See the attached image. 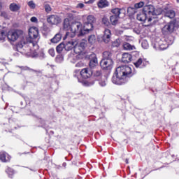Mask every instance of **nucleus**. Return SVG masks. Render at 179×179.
Masks as SVG:
<instances>
[{"label":"nucleus","mask_w":179,"mask_h":179,"mask_svg":"<svg viewBox=\"0 0 179 179\" xmlns=\"http://www.w3.org/2000/svg\"><path fill=\"white\" fill-rule=\"evenodd\" d=\"M88 41L90 44H94V43H96V36L90 35L88 38Z\"/></svg>","instance_id":"cd10ccee"},{"label":"nucleus","mask_w":179,"mask_h":179,"mask_svg":"<svg viewBox=\"0 0 179 179\" xmlns=\"http://www.w3.org/2000/svg\"><path fill=\"white\" fill-rule=\"evenodd\" d=\"M6 37H8V35H6L5 31H0V43H3Z\"/></svg>","instance_id":"bb28decb"},{"label":"nucleus","mask_w":179,"mask_h":179,"mask_svg":"<svg viewBox=\"0 0 179 179\" xmlns=\"http://www.w3.org/2000/svg\"><path fill=\"white\" fill-rule=\"evenodd\" d=\"M159 50H166V48H167V45L163 43V42L161 41V42L159 43Z\"/></svg>","instance_id":"72a5a7b5"},{"label":"nucleus","mask_w":179,"mask_h":179,"mask_svg":"<svg viewBox=\"0 0 179 179\" xmlns=\"http://www.w3.org/2000/svg\"><path fill=\"white\" fill-rule=\"evenodd\" d=\"M24 54H26L27 55H30V54H29L28 52H24Z\"/></svg>","instance_id":"49530a36"},{"label":"nucleus","mask_w":179,"mask_h":179,"mask_svg":"<svg viewBox=\"0 0 179 179\" xmlns=\"http://www.w3.org/2000/svg\"><path fill=\"white\" fill-rule=\"evenodd\" d=\"M103 58L100 62L101 67L102 69H108L110 66H113V59H111V52H104Z\"/></svg>","instance_id":"39448f33"},{"label":"nucleus","mask_w":179,"mask_h":179,"mask_svg":"<svg viewBox=\"0 0 179 179\" xmlns=\"http://www.w3.org/2000/svg\"><path fill=\"white\" fill-rule=\"evenodd\" d=\"M177 3H179V0H176Z\"/></svg>","instance_id":"de8ad7c7"},{"label":"nucleus","mask_w":179,"mask_h":179,"mask_svg":"<svg viewBox=\"0 0 179 179\" xmlns=\"http://www.w3.org/2000/svg\"><path fill=\"white\" fill-rule=\"evenodd\" d=\"M48 52L50 54V55H51V57H55V50H54V49H50L48 50Z\"/></svg>","instance_id":"e433bc0d"},{"label":"nucleus","mask_w":179,"mask_h":179,"mask_svg":"<svg viewBox=\"0 0 179 179\" xmlns=\"http://www.w3.org/2000/svg\"><path fill=\"white\" fill-rule=\"evenodd\" d=\"M64 30H70L72 34L69 32L66 33V37H75V36H78V37H83L85 34H87V29H86L85 27L81 24L80 22H73L71 23L69 21V18H66L64 20Z\"/></svg>","instance_id":"f257e3e1"},{"label":"nucleus","mask_w":179,"mask_h":179,"mask_svg":"<svg viewBox=\"0 0 179 179\" xmlns=\"http://www.w3.org/2000/svg\"><path fill=\"white\" fill-rule=\"evenodd\" d=\"M47 22L49 23V24L57 26V24H59V23H61L62 20L61 17L57 15H51L48 17Z\"/></svg>","instance_id":"1a4fd4ad"},{"label":"nucleus","mask_w":179,"mask_h":179,"mask_svg":"<svg viewBox=\"0 0 179 179\" xmlns=\"http://www.w3.org/2000/svg\"><path fill=\"white\" fill-rule=\"evenodd\" d=\"M142 58H139L136 62H134V65L136 66V68H139V66H141V65H142Z\"/></svg>","instance_id":"7c9ffc66"},{"label":"nucleus","mask_w":179,"mask_h":179,"mask_svg":"<svg viewBox=\"0 0 179 179\" xmlns=\"http://www.w3.org/2000/svg\"><path fill=\"white\" fill-rule=\"evenodd\" d=\"M125 162H126L127 164H128V163H129L128 162V159H126Z\"/></svg>","instance_id":"a18cd8bd"},{"label":"nucleus","mask_w":179,"mask_h":179,"mask_svg":"<svg viewBox=\"0 0 179 179\" xmlns=\"http://www.w3.org/2000/svg\"><path fill=\"white\" fill-rule=\"evenodd\" d=\"M108 6V1L107 0H100L98 2V7L103 8H107Z\"/></svg>","instance_id":"4be33fe9"},{"label":"nucleus","mask_w":179,"mask_h":179,"mask_svg":"<svg viewBox=\"0 0 179 179\" xmlns=\"http://www.w3.org/2000/svg\"><path fill=\"white\" fill-rule=\"evenodd\" d=\"M38 37V28L36 27H32L29 29V36H24L21 41L17 45V50L19 52L24 53L22 51V49L27 45L29 47H34V50H38V45L37 42L34 41V38Z\"/></svg>","instance_id":"f03ea898"},{"label":"nucleus","mask_w":179,"mask_h":179,"mask_svg":"<svg viewBox=\"0 0 179 179\" xmlns=\"http://www.w3.org/2000/svg\"><path fill=\"white\" fill-rule=\"evenodd\" d=\"M165 16L169 19H173L176 17V11L174 10H167L165 11Z\"/></svg>","instance_id":"6ab92c4d"},{"label":"nucleus","mask_w":179,"mask_h":179,"mask_svg":"<svg viewBox=\"0 0 179 179\" xmlns=\"http://www.w3.org/2000/svg\"><path fill=\"white\" fill-rule=\"evenodd\" d=\"M89 65L91 68H94V66H97V65H99L96 55H92Z\"/></svg>","instance_id":"a211bd4d"},{"label":"nucleus","mask_w":179,"mask_h":179,"mask_svg":"<svg viewBox=\"0 0 179 179\" xmlns=\"http://www.w3.org/2000/svg\"><path fill=\"white\" fill-rule=\"evenodd\" d=\"M102 23L105 24V26H108L110 24V22L108 21V18L107 17H103L102 18Z\"/></svg>","instance_id":"2f4dec72"},{"label":"nucleus","mask_w":179,"mask_h":179,"mask_svg":"<svg viewBox=\"0 0 179 179\" xmlns=\"http://www.w3.org/2000/svg\"><path fill=\"white\" fill-rule=\"evenodd\" d=\"M127 12H128V13H129V12H135V8L129 7L127 8Z\"/></svg>","instance_id":"79ce46f5"},{"label":"nucleus","mask_w":179,"mask_h":179,"mask_svg":"<svg viewBox=\"0 0 179 179\" xmlns=\"http://www.w3.org/2000/svg\"><path fill=\"white\" fill-rule=\"evenodd\" d=\"M0 160L3 163H8L10 160V156L6 152H0Z\"/></svg>","instance_id":"dca6fc26"},{"label":"nucleus","mask_w":179,"mask_h":179,"mask_svg":"<svg viewBox=\"0 0 179 179\" xmlns=\"http://www.w3.org/2000/svg\"><path fill=\"white\" fill-rule=\"evenodd\" d=\"M64 48L65 49V44L60 43L57 46L56 51L58 54H61L64 51Z\"/></svg>","instance_id":"b1692460"},{"label":"nucleus","mask_w":179,"mask_h":179,"mask_svg":"<svg viewBox=\"0 0 179 179\" xmlns=\"http://www.w3.org/2000/svg\"><path fill=\"white\" fill-rule=\"evenodd\" d=\"M19 9H20V6H19L15 3H13L10 5V10L12 12H17V10H19Z\"/></svg>","instance_id":"5701e85b"},{"label":"nucleus","mask_w":179,"mask_h":179,"mask_svg":"<svg viewBox=\"0 0 179 179\" xmlns=\"http://www.w3.org/2000/svg\"><path fill=\"white\" fill-rule=\"evenodd\" d=\"M141 45L143 47V48H144V50L148 49V48L149 47V44L148 43V41H143Z\"/></svg>","instance_id":"473e14b6"},{"label":"nucleus","mask_w":179,"mask_h":179,"mask_svg":"<svg viewBox=\"0 0 179 179\" xmlns=\"http://www.w3.org/2000/svg\"><path fill=\"white\" fill-rule=\"evenodd\" d=\"M30 20L32 23H37L38 22V20H37V17H31Z\"/></svg>","instance_id":"58836bf2"},{"label":"nucleus","mask_w":179,"mask_h":179,"mask_svg":"<svg viewBox=\"0 0 179 179\" xmlns=\"http://www.w3.org/2000/svg\"><path fill=\"white\" fill-rule=\"evenodd\" d=\"M132 69L128 66H120L116 69L115 73L112 78V82L115 85H122L124 79L132 76Z\"/></svg>","instance_id":"7ed1b4c3"},{"label":"nucleus","mask_w":179,"mask_h":179,"mask_svg":"<svg viewBox=\"0 0 179 179\" xmlns=\"http://www.w3.org/2000/svg\"><path fill=\"white\" fill-rule=\"evenodd\" d=\"M28 6H29L31 9H34V8H36V3H34L33 1H31L28 2Z\"/></svg>","instance_id":"f704fd0d"},{"label":"nucleus","mask_w":179,"mask_h":179,"mask_svg":"<svg viewBox=\"0 0 179 179\" xmlns=\"http://www.w3.org/2000/svg\"><path fill=\"white\" fill-rule=\"evenodd\" d=\"M86 47V40H83L81 42L79 43L78 40V43L76 45L75 48V53L78 54V55H80L82 52H83V50Z\"/></svg>","instance_id":"9b49d317"},{"label":"nucleus","mask_w":179,"mask_h":179,"mask_svg":"<svg viewBox=\"0 0 179 179\" xmlns=\"http://www.w3.org/2000/svg\"><path fill=\"white\" fill-rule=\"evenodd\" d=\"M85 86H90V84H89V83L87 81L85 82Z\"/></svg>","instance_id":"c03bdc74"},{"label":"nucleus","mask_w":179,"mask_h":179,"mask_svg":"<svg viewBox=\"0 0 179 179\" xmlns=\"http://www.w3.org/2000/svg\"><path fill=\"white\" fill-rule=\"evenodd\" d=\"M110 20L113 26H115L116 24H118V20H120V16L111 15L110 17Z\"/></svg>","instance_id":"aec40b11"},{"label":"nucleus","mask_w":179,"mask_h":179,"mask_svg":"<svg viewBox=\"0 0 179 179\" xmlns=\"http://www.w3.org/2000/svg\"><path fill=\"white\" fill-rule=\"evenodd\" d=\"M143 5H145V3L143 1H140L139 3H137L134 5L135 9H139L141 8H143Z\"/></svg>","instance_id":"c756f323"},{"label":"nucleus","mask_w":179,"mask_h":179,"mask_svg":"<svg viewBox=\"0 0 179 179\" xmlns=\"http://www.w3.org/2000/svg\"><path fill=\"white\" fill-rule=\"evenodd\" d=\"M137 20H139L140 22H146V20H148V22H149V17L145 11H143L137 15Z\"/></svg>","instance_id":"2eb2a0df"},{"label":"nucleus","mask_w":179,"mask_h":179,"mask_svg":"<svg viewBox=\"0 0 179 179\" xmlns=\"http://www.w3.org/2000/svg\"><path fill=\"white\" fill-rule=\"evenodd\" d=\"M143 12L148 16V22H152L153 19H156L157 15H160V12H157V10H155V6L152 5L144 6Z\"/></svg>","instance_id":"20e7f679"},{"label":"nucleus","mask_w":179,"mask_h":179,"mask_svg":"<svg viewBox=\"0 0 179 179\" xmlns=\"http://www.w3.org/2000/svg\"><path fill=\"white\" fill-rule=\"evenodd\" d=\"M123 48L124 50H127L131 51V50H135V46L128 43H125L123 44Z\"/></svg>","instance_id":"393cba45"},{"label":"nucleus","mask_w":179,"mask_h":179,"mask_svg":"<svg viewBox=\"0 0 179 179\" xmlns=\"http://www.w3.org/2000/svg\"><path fill=\"white\" fill-rule=\"evenodd\" d=\"M94 76L99 77L101 76V71H96L94 73Z\"/></svg>","instance_id":"a19ab883"},{"label":"nucleus","mask_w":179,"mask_h":179,"mask_svg":"<svg viewBox=\"0 0 179 179\" xmlns=\"http://www.w3.org/2000/svg\"><path fill=\"white\" fill-rule=\"evenodd\" d=\"M122 61L124 64H128L132 61V55L129 53H124L122 55Z\"/></svg>","instance_id":"f3484780"},{"label":"nucleus","mask_w":179,"mask_h":179,"mask_svg":"<svg viewBox=\"0 0 179 179\" xmlns=\"http://www.w3.org/2000/svg\"><path fill=\"white\" fill-rule=\"evenodd\" d=\"M96 0H89L87 3H93Z\"/></svg>","instance_id":"37998d69"},{"label":"nucleus","mask_w":179,"mask_h":179,"mask_svg":"<svg viewBox=\"0 0 179 179\" xmlns=\"http://www.w3.org/2000/svg\"><path fill=\"white\" fill-rule=\"evenodd\" d=\"M78 44V39H71L69 41H67L65 44V50L66 51H71V50H73L74 48V52H75V48Z\"/></svg>","instance_id":"ddd939ff"},{"label":"nucleus","mask_w":179,"mask_h":179,"mask_svg":"<svg viewBox=\"0 0 179 179\" xmlns=\"http://www.w3.org/2000/svg\"><path fill=\"white\" fill-rule=\"evenodd\" d=\"M176 27H179V21H175L174 22L167 24L164 27L162 31H165V33H172Z\"/></svg>","instance_id":"9d476101"},{"label":"nucleus","mask_w":179,"mask_h":179,"mask_svg":"<svg viewBox=\"0 0 179 179\" xmlns=\"http://www.w3.org/2000/svg\"><path fill=\"white\" fill-rule=\"evenodd\" d=\"M86 47V40H83L81 42L79 43L78 40V43L76 45L75 48V53L78 54V55H80L82 52H83V50Z\"/></svg>","instance_id":"f8f14e48"},{"label":"nucleus","mask_w":179,"mask_h":179,"mask_svg":"<svg viewBox=\"0 0 179 179\" xmlns=\"http://www.w3.org/2000/svg\"><path fill=\"white\" fill-rule=\"evenodd\" d=\"M76 8L77 9H83V8H85V4H83V3H79L78 4H77Z\"/></svg>","instance_id":"4c0bfd02"},{"label":"nucleus","mask_w":179,"mask_h":179,"mask_svg":"<svg viewBox=\"0 0 179 179\" xmlns=\"http://www.w3.org/2000/svg\"><path fill=\"white\" fill-rule=\"evenodd\" d=\"M0 9H1V6H0Z\"/></svg>","instance_id":"09e8293b"},{"label":"nucleus","mask_w":179,"mask_h":179,"mask_svg":"<svg viewBox=\"0 0 179 179\" xmlns=\"http://www.w3.org/2000/svg\"><path fill=\"white\" fill-rule=\"evenodd\" d=\"M111 12L113 14V16H120V15H121V8H113Z\"/></svg>","instance_id":"a878e982"},{"label":"nucleus","mask_w":179,"mask_h":179,"mask_svg":"<svg viewBox=\"0 0 179 179\" xmlns=\"http://www.w3.org/2000/svg\"><path fill=\"white\" fill-rule=\"evenodd\" d=\"M76 66L77 68H82V66H83V62H79L78 63H77V64H76Z\"/></svg>","instance_id":"ea45409f"},{"label":"nucleus","mask_w":179,"mask_h":179,"mask_svg":"<svg viewBox=\"0 0 179 179\" xmlns=\"http://www.w3.org/2000/svg\"><path fill=\"white\" fill-rule=\"evenodd\" d=\"M99 85L102 87H104V86L107 85V78H104L103 79H101L99 80Z\"/></svg>","instance_id":"c85d7f7f"},{"label":"nucleus","mask_w":179,"mask_h":179,"mask_svg":"<svg viewBox=\"0 0 179 179\" xmlns=\"http://www.w3.org/2000/svg\"><path fill=\"white\" fill-rule=\"evenodd\" d=\"M111 38V31L108 29H105L104 34L103 36V41L106 43V44H108L110 43Z\"/></svg>","instance_id":"4468645a"},{"label":"nucleus","mask_w":179,"mask_h":179,"mask_svg":"<svg viewBox=\"0 0 179 179\" xmlns=\"http://www.w3.org/2000/svg\"><path fill=\"white\" fill-rule=\"evenodd\" d=\"M45 10L47 12V13H50V12L52 10L51 6H50L49 4L45 5Z\"/></svg>","instance_id":"c9c22d12"},{"label":"nucleus","mask_w":179,"mask_h":179,"mask_svg":"<svg viewBox=\"0 0 179 179\" xmlns=\"http://www.w3.org/2000/svg\"><path fill=\"white\" fill-rule=\"evenodd\" d=\"M93 75V73L92 71L89 70V69H83L81 70L80 72L79 71H76L73 75L74 78H76L78 80V82H80V80H79V76H82L83 79H88V78H90Z\"/></svg>","instance_id":"0eeeda50"},{"label":"nucleus","mask_w":179,"mask_h":179,"mask_svg":"<svg viewBox=\"0 0 179 179\" xmlns=\"http://www.w3.org/2000/svg\"><path fill=\"white\" fill-rule=\"evenodd\" d=\"M62 38V36H61V34H57L54 36V38L50 40V41L54 44H57V43H59V41H61Z\"/></svg>","instance_id":"412c9836"},{"label":"nucleus","mask_w":179,"mask_h":179,"mask_svg":"<svg viewBox=\"0 0 179 179\" xmlns=\"http://www.w3.org/2000/svg\"><path fill=\"white\" fill-rule=\"evenodd\" d=\"M23 37H24V36L22 30L10 31L7 35L8 40L12 43H15V41H17L19 38H22V40Z\"/></svg>","instance_id":"423d86ee"},{"label":"nucleus","mask_w":179,"mask_h":179,"mask_svg":"<svg viewBox=\"0 0 179 179\" xmlns=\"http://www.w3.org/2000/svg\"><path fill=\"white\" fill-rule=\"evenodd\" d=\"M96 23V17L93 15H90L86 17V20L84 22V27H85V30L89 33V31H92L94 24Z\"/></svg>","instance_id":"6e6552de"}]
</instances>
